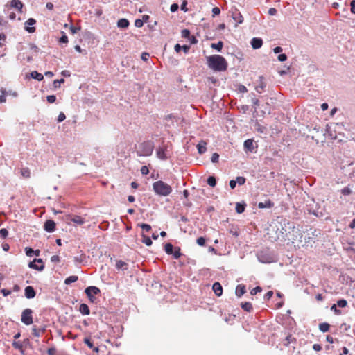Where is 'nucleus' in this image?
I'll return each mask as SVG.
<instances>
[{"instance_id": "40", "label": "nucleus", "mask_w": 355, "mask_h": 355, "mask_svg": "<svg viewBox=\"0 0 355 355\" xmlns=\"http://www.w3.org/2000/svg\"><path fill=\"white\" fill-rule=\"evenodd\" d=\"M196 242L200 246H204L205 245L206 240L204 237L200 236L197 239Z\"/></svg>"}, {"instance_id": "32", "label": "nucleus", "mask_w": 355, "mask_h": 355, "mask_svg": "<svg viewBox=\"0 0 355 355\" xmlns=\"http://www.w3.org/2000/svg\"><path fill=\"white\" fill-rule=\"evenodd\" d=\"M78 280V277L76 275H71L66 278L64 283L66 284H70L71 283L76 282Z\"/></svg>"}, {"instance_id": "22", "label": "nucleus", "mask_w": 355, "mask_h": 355, "mask_svg": "<svg viewBox=\"0 0 355 355\" xmlns=\"http://www.w3.org/2000/svg\"><path fill=\"white\" fill-rule=\"evenodd\" d=\"M79 311L85 315H88L90 313L89 306L86 304H81L79 306Z\"/></svg>"}, {"instance_id": "52", "label": "nucleus", "mask_w": 355, "mask_h": 355, "mask_svg": "<svg viewBox=\"0 0 355 355\" xmlns=\"http://www.w3.org/2000/svg\"><path fill=\"white\" fill-rule=\"evenodd\" d=\"M331 310L332 311H334L336 315H340L341 314V311L337 309L336 307V304H333L331 307Z\"/></svg>"}, {"instance_id": "41", "label": "nucleus", "mask_w": 355, "mask_h": 355, "mask_svg": "<svg viewBox=\"0 0 355 355\" xmlns=\"http://www.w3.org/2000/svg\"><path fill=\"white\" fill-rule=\"evenodd\" d=\"M139 225L141 228H142L143 230H145L146 232H149L151 230V226L148 224L142 223Z\"/></svg>"}, {"instance_id": "46", "label": "nucleus", "mask_w": 355, "mask_h": 355, "mask_svg": "<svg viewBox=\"0 0 355 355\" xmlns=\"http://www.w3.org/2000/svg\"><path fill=\"white\" fill-rule=\"evenodd\" d=\"M84 343L88 346V347L92 349L94 347V345L92 343L91 340L89 338H85L84 339Z\"/></svg>"}, {"instance_id": "20", "label": "nucleus", "mask_w": 355, "mask_h": 355, "mask_svg": "<svg viewBox=\"0 0 355 355\" xmlns=\"http://www.w3.org/2000/svg\"><path fill=\"white\" fill-rule=\"evenodd\" d=\"M10 6L12 8L17 9L19 12H21L23 4L19 0H12L10 2Z\"/></svg>"}, {"instance_id": "48", "label": "nucleus", "mask_w": 355, "mask_h": 355, "mask_svg": "<svg viewBox=\"0 0 355 355\" xmlns=\"http://www.w3.org/2000/svg\"><path fill=\"white\" fill-rule=\"evenodd\" d=\"M135 26L137 28H141L144 26V21L141 19H136L135 21Z\"/></svg>"}, {"instance_id": "62", "label": "nucleus", "mask_w": 355, "mask_h": 355, "mask_svg": "<svg viewBox=\"0 0 355 355\" xmlns=\"http://www.w3.org/2000/svg\"><path fill=\"white\" fill-rule=\"evenodd\" d=\"M313 349L316 352H320L322 349V347L319 344H314L313 345Z\"/></svg>"}, {"instance_id": "4", "label": "nucleus", "mask_w": 355, "mask_h": 355, "mask_svg": "<svg viewBox=\"0 0 355 355\" xmlns=\"http://www.w3.org/2000/svg\"><path fill=\"white\" fill-rule=\"evenodd\" d=\"M32 310L26 309L21 313V322L26 325H30L33 322L32 317Z\"/></svg>"}, {"instance_id": "44", "label": "nucleus", "mask_w": 355, "mask_h": 355, "mask_svg": "<svg viewBox=\"0 0 355 355\" xmlns=\"http://www.w3.org/2000/svg\"><path fill=\"white\" fill-rule=\"evenodd\" d=\"M262 291V288L260 286H257L251 290L250 294L252 295H256L257 293H259Z\"/></svg>"}, {"instance_id": "34", "label": "nucleus", "mask_w": 355, "mask_h": 355, "mask_svg": "<svg viewBox=\"0 0 355 355\" xmlns=\"http://www.w3.org/2000/svg\"><path fill=\"white\" fill-rule=\"evenodd\" d=\"M207 182V184L212 187H215L216 184V180L214 176H209Z\"/></svg>"}, {"instance_id": "35", "label": "nucleus", "mask_w": 355, "mask_h": 355, "mask_svg": "<svg viewBox=\"0 0 355 355\" xmlns=\"http://www.w3.org/2000/svg\"><path fill=\"white\" fill-rule=\"evenodd\" d=\"M12 347L17 349H19V350H21L22 349V347H23V345L21 342L19 341H14L12 343Z\"/></svg>"}, {"instance_id": "45", "label": "nucleus", "mask_w": 355, "mask_h": 355, "mask_svg": "<svg viewBox=\"0 0 355 355\" xmlns=\"http://www.w3.org/2000/svg\"><path fill=\"white\" fill-rule=\"evenodd\" d=\"M236 181L239 185H243L245 182V178L244 177L239 176L236 178Z\"/></svg>"}, {"instance_id": "54", "label": "nucleus", "mask_w": 355, "mask_h": 355, "mask_svg": "<svg viewBox=\"0 0 355 355\" xmlns=\"http://www.w3.org/2000/svg\"><path fill=\"white\" fill-rule=\"evenodd\" d=\"M220 13V10L219 8L218 7H214L213 9H212V15H213V17L216 16V15H218Z\"/></svg>"}, {"instance_id": "49", "label": "nucleus", "mask_w": 355, "mask_h": 355, "mask_svg": "<svg viewBox=\"0 0 355 355\" xmlns=\"http://www.w3.org/2000/svg\"><path fill=\"white\" fill-rule=\"evenodd\" d=\"M46 100L49 103H53L56 101V96L55 95H49L46 97Z\"/></svg>"}, {"instance_id": "18", "label": "nucleus", "mask_w": 355, "mask_h": 355, "mask_svg": "<svg viewBox=\"0 0 355 355\" xmlns=\"http://www.w3.org/2000/svg\"><path fill=\"white\" fill-rule=\"evenodd\" d=\"M273 206H274V202H272L270 200H267L265 202H260L258 204V207L259 209L271 208Z\"/></svg>"}, {"instance_id": "31", "label": "nucleus", "mask_w": 355, "mask_h": 355, "mask_svg": "<svg viewBox=\"0 0 355 355\" xmlns=\"http://www.w3.org/2000/svg\"><path fill=\"white\" fill-rule=\"evenodd\" d=\"M173 254L174 259H179L181 257V255H182V254L180 252V247H175L174 248V250H173V254Z\"/></svg>"}, {"instance_id": "5", "label": "nucleus", "mask_w": 355, "mask_h": 355, "mask_svg": "<svg viewBox=\"0 0 355 355\" xmlns=\"http://www.w3.org/2000/svg\"><path fill=\"white\" fill-rule=\"evenodd\" d=\"M66 217V221L68 224H70L71 222L78 225H82L85 223V218L82 216L78 215H67Z\"/></svg>"}, {"instance_id": "42", "label": "nucleus", "mask_w": 355, "mask_h": 355, "mask_svg": "<svg viewBox=\"0 0 355 355\" xmlns=\"http://www.w3.org/2000/svg\"><path fill=\"white\" fill-rule=\"evenodd\" d=\"M64 82V78H61L60 80H55L53 81V86L55 88L60 87V85L61 83H63Z\"/></svg>"}, {"instance_id": "63", "label": "nucleus", "mask_w": 355, "mask_h": 355, "mask_svg": "<svg viewBox=\"0 0 355 355\" xmlns=\"http://www.w3.org/2000/svg\"><path fill=\"white\" fill-rule=\"evenodd\" d=\"M1 292L3 295V296H8L11 294V291L8 289H2Z\"/></svg>"}, {"instance_id": "7", "label": "nucleus", "mask_w": 355, "mask_h": 355, "mask_svg": "<svg viewBox=\"0 0 355 355\" xmlns=\"http://www.w3.org/2000/svg\"><path fill=\"white\" fill-rule=\"evenodd\" d=\"M87 296L91 302H94L95 300V297L93 296L94 295H97L100 293V289L96 286H89L87 287L85 291Z\"/></svg>"}, {"instance_id": "19", "label": "nucleus", "mask_w": 355, "mask_h": 355, "mask_svg": "<svg viewBox=\"0 0 355 355\" xmlns=\"http://www.w3.org/2000/svg\"><path fill=\"white\" fill-rule=\"evenodd\" d=\"M232 18L238 23L241 24L243 21V17L241 14L238 11L235 10V12H232Z\"/></svg>"}, {"instance_id": "43", "label": "nucleus", "mask_w": 355, "mask_h": 355, "mask_svg": "<svg viewBox=\"0 0 355 355\" xmlns=\"http://www.w3.org/2000/svg\"><path fill=\"white\" fill-rule=\"evenodd\" d=\"M219 159V155L217 153H214L212 154L211 160L213 163H217Z\"/></svg>"}, {"instance_id": "3", "label": "nucleus", "mask_w": 355, "mask_h": 355, "mask_svg": "<svg viewBox=\"0 0 355 355\" xmlns=\"http://www.w3.org/2000/svg\"><path fill=\"white\" fill-rule=\"evenodd\" d=\"M153 148L154 146L153 143L150 141L142 143L140 144L139 149L137 151V154L139 156H149L152 154Z\"/></svg>"}, {"instance_id": "37", "label": "nucleus", "mask_w": 355, "mask_h": 355, "mask_svg": "<svg viewBox=\"0 0 355 355\" xmlns=\"http://www.w3.org/2000/svg\"><path fill=\"white\" fill-rule=\"evenodd\" d=\"M181 35L183 38L190 37V31L189 29H183L181 32Z\"/></svg>"}, {"instance_id": "13", "label": "nucleus", "mask_w": 355, "mask_h": 355, "mask_svg": "<svg viewBox=\"0 0 355 355\" xmlns=\"http://www.w3.org/2000/svg\"><path fill=\"white\" fill-rule=\"evenodd\" d=\"M115 267L117 270H126L128 269V264L122 260H116Z\"/></svg>"}, {"instance_id": "24", "label": "nucleus", "mask_w": 355, "mask_h": 355, "mask_svg": "<svg viewBox=\"0 0 355 355\" xmlns=\"http://www.w3.org/2000/svg\"><path fill=\"white\" fill-rule=\"evenodd\" d=\"M241 306L244 311L248 312H250L252 310V305L248 302H241Z\"/></svg>"}, {"instance_id": "17", "label": "nucleus", "mask_w": 355, "mask_h": 355, "mask_svg": "<svg viewBox=\"0 0 355 355\" xmlns=\"http://www.w3.org/2000/svg\"><path fill=\"white\" fill-rule=\"evenodd\" d=\"M206 145H207V142L205 141L204 140H201L196 146V147L198 148V153L200 155H202L206 152V150H207Z\"/></svg>"}, {"instance_id": "33", "label": "nucleus", "mask_w": 355, "mask_h": 355, "mask_svg": "<svg viewBox=\"0 0 355 355\" xmlns=\"http://www.w3.org/2000/svg\"><path fill=\"white\" fill-rule=\"evenodd\" d=\"M236 211L238 214H241L245 211V205L236 203Z\"/></svg>"}, {"instance_id": "36", "label": "nucleus", "mask_w": 355, "mask_h": 355, "mask_svg": "<svg viewBox=\"0 0 355 355\" xmlns=\"http://www.w3.org/2000/svg\"><path fill=\"white\" fill-rule=\"evenodd\" d=\"M337 304L339 307L344 308V307L347 306V302L345 299H341L338 301Z\"/></svg>"}, {"instance_id": "56", "label": "nucleus", "mask_w": 355, "mask_h": 355, "mask_svg": "<svg viewBox=\"0 0 355 355\" xmlns=\"http://www.w3.org/2000/svg\"><path fill=\"white\" fill-rule=\"evenodd\" d=\"M56 349L55 347L49 348L47 350V354L49 355H55Z\"/></svg>"}, {"instance_id": "50", "label": "nucleus", "mask_w": 355, "mask_h": 355, "mask_svg": "<svg viewBox=\"0 0 355 355\" xmlns=\"http://www.w3.org/2000/svg\"><path fill=\"white\" fill-rule=\"evenodd\" d=\"M25 251H26V255L28 257H31L34 253V250L31 248H28V247H26L25 248Z\"/></svg>"}, {"instance_id": "16", "label": "nucleus", "mask_w": 355, "mask_h": 355, "mask_svg": "<svg viewBox=\"0 0 355 355\" xmlns=\"http://www.w3.org/2000/svg\"><path fill=\"white\" fill-rule=\"evenodd\" d=\"M259 82H260L259 85L255 87V90L258 93H262L263 91L265 89L266 87V84L263 81V76H260L259 77Z\"/></svg>"}, {"instance_id": "25", "label": "nucleus", "mask_w": 355, "mask_h": 355, "mask_svg": "<svg viewBox=\"0 0 355 355\" xmlns=\"http://www.w3.org/2000/svg\"><path fill=\"white\" fill-rule=\"evenodd\" d=\"M31 76L32 78L33 79H35V80H37L39 81H41L43 80L44 78V76L42 73H38L37 71H33L31 73Z\"/></svg>"}, {"instance_id": "61", "label": "nucleus", "mask_w": 355, "mask_h": 355, "mask_svg": "<svg viewBox=\"0 0 355 355\" xmlns=\"http://www.w3.org/2000/svg\"><path fill=\"white\" fill-rule=\"evenodd\" d=\"M277 12V10L276 8H270L269 10H268V14L271 16H273V15H275Z\"/></svg>"}, {"instance_id": "10", "label": "nucleus", "mask_w": 355, "mask_h": 355, "mask_svg": "<svg viewBox=\"0 0 355 355\" xmlns=\"http://www.w3.org/2000/svg\"><path fill=\"white\" fill-rule=\"evenodd\" d=\"M44 230L48 232H53L55 230V223L52 220H47L44 223Z\"/></svg>"}, {"instance_id": "23", "label": "nucleus", "mask_w": 355, "mask_h": 355, "mask_svg": "<svg viewBox=\"0 0 355 355\" xmlns=\"http://www.w3.org/2000/svg\"><path fill=\"white\" fill-rule=\"evenodd\" d=\"M130 23L128 21V19H120L118 21H117V26L119 28H128V26H129Z\"/></svg>"}, {"instance_id": "59", "label": "nucleus", "mask_w": 355, "mask_h": 355, "mask_svg": "<svg viewBox=\"0 0 355 355\" xmlns=\"http://www.w3.org/2000/svg\"><path fill=\"white\" fill-rule=\"evenodd\" d=\"M286 59H287V56H286V54H284V53H283V54H280V55H279V56H278V60H279V61H280V62H284V61H286Z\"/></svg>"}, {"instance_id": "26", "label": "nucleus", "mask_w": 355, "mask_h": 355, "mask_svg": "<svg viewBox=\"0 0 355 355\" xmlns=\"http://www.w3.org/2000/svg\"><path fill=\"white\" fill-rule=\"evenodd\" d=\"M20 172L21 175L25 178H28L31 176V171L28 167L22 168Z\"/></svg>"}, {"instance_id": "30", "label": "nucleus", "mask_w": 355, "mask_h": 355, "mask_svg": "<svg viewBox=\"0 0 355 355\" xmlns=\"http://www.w3.org/2000/svg\"><path fill=\"white\" fill-rule=\"evenodd\" d=\"M164 250L166 254H172L173 250V246L171 243H168L164 245Z\"/></svg>"}, {"instance_id": "2", "label": "nucleus", "mask_w": 355, "mask_h": 355, "mask_svg": "<svg viewBox=\"0 0 355 355\" xmlns=\"http://www.w3.org/2000/svg\"><path fill=\"white\" fill-rule=\"evenodd\" d=\"M153 189L156 194L162 196H167L172 192V187L162 180L155 182Z\"/></svg>"}, {"instance_id": "11", "label": "nucleus", "mask_w": 355, "mask_h": 355, "mask_svg": "<svg viewBox=\"0 0 355 355\" xmlns=\"http://www.w3.org/2000/svg\"><path fill=\"white\" fill-rule=\"evenodd\" d=\"M25 296L28 299H32L35 297L36 293L35 291V289L31 286H28L25 288Z\"/></svg>"}, {"instance_id": "21", "label": "nucleus", "mask_w": 355, "mask_h": 355, "mask_svg": "<svg viewBox=\"0 0 355 355\" xmlns=\"http://www.w3.org/2000/svg\"><path fill=\"white\" fill-rule=\"evenodd\" d=\"M244 148L245 150L252 152L254 149V141L252 139H247L244 142Z\"/></svg>"}, {"instance_id": "60", "label": "nucleus", "mask_w": 355, "mask_h": 355, "mask_svg": "<svg viewBox=\"0 0 355 355\" xmlns=\"http://www.w3.org/2000/svg\"><path fill=\"white\" fill-rule=\"evenodd\" d=\"M350 6H351V8H350L351 12L353 14H355V0H352L350 2Z\"/></svg>"}, {"instance_id": "8", "label": "nucleus", "mask_w": 355, "mask_h": 355, "mask_svg": "<svg viewBox=\"0 0 355 355\" xmlns=\"http://www.w3.org/2000/svg\"><path fill=\"white\" fill-rule=\"evenodd\" d=\"M36 24V20L33 18H29L25 22V30L29 33H33L35 32V27L33 26Z\"/></svg>"}, {"instance_id": "53", "label": "nucleus", "mask_w": 355, "mask_h": 355, "mask_svg": "<svg viewBox=\"0 0 355 355\" xmlns=\"http://www.w3.org/2000/svg\"><path fill=\"white\" fill-rule=\"evenodd\" d=\"M66 119V116L63 112H60L58 116V122L60 123Z\"/></svg>"}, {"instance_id": "64", "label": "nucleus", "mask_w": 355, "mask_h": 355, "mask_svg": "<svg viewBox=\"0 0 355 355\" xmlns=\"http://www.w3.org/2000/svg\"><path fill=\"white\" fill-rule=\"evenodd\" d=\"M236 185V181L232 180L230 181V187L232 189H234Z\"/></svg>"}, {"instance_id": "6", "label": "nucleus", "mask_w": 355, "mask_h": 355, "mask_svg": "<svg viewBox=\"0 0 355 355\" xmlns=\"http://www.w3.org/2000/svg\"><path fill=\"white\" fill-rule=\"evenodd\" d=\"M28 267L39 271H42L44 268L42 259H35L33 261L28 263Z\"/></svg>"}, {"instance_id": "38", "label": "nucleus", "mask_w": 355, "mask_h": 355, "mask_svg": "<svg viewBox=\"0 0 355 355\" xmlns=\"http://www.w3.org/2000/svg\"><path fill=\"white\" fill-rule=\"evenodd\" d=\"M8 235V231L6 228H2L0 230V236L2 239H6Z\"/></svg>"}, {"instance_id": "27", "label": "nucleus", "mask_w": 355, "mask_h": 355, "mask_svg": "<svg viewBox=\"0 0 355 355\" xmlns=\"http://www.w3.org/2000/svg\"><path fill=\"white\" fill-rule=\"evenodd\" d=\"M330 325L327 322H322L319 324V329L322 332H327L329 330Z\"/></svg>"}, {"instance_id": "14", "label": "nucleus", "mask_w": 355, "mask_h": 355, "mask_svg": "<svg viewBox=\"0 0 355 355\" xmlns=\"http://www.w3.org/2000/svg\"><path fill=\"white\" fill-rule=\"evenodd\" d=\"M246 292L245 286L243 284H239L235 291L236 295L238 297H241L243 295H244Z\"/></svg>"}, {"instance_id": "39", "label": "nucleus", "mask_w": 355, "mask_h": 355, "mask_svg": "<svg viewBox=\"0 0 355 355\" xmlns=\"http://www.w3.org/2000/svg\"><path fill=\"white\" fill-rule=\"evenodd\" d=\"M341 193L344 196H348L352 193V190L349 187H346L341 190Z\"/></svg>"}, {"instance_id": "28", "label": "nucleus", "mask_w": 355, "mask_h": 355, "mask_svg": "<svg viewBox=\"0 0 355 355\" xmlns=\"http://www.w3.org/2000/svg\"><path fill=\"white\" fill-rule=\"evenodd\" d=\"M142 236V242L145 243L147 246H150L153 243L150 238L144 234H141Z\"/></svg>"}, {"instance_id": "12", "label": "nucleus", "mask_w": 355, "mask_h": 355, "mask_svg": "<svg viewBox=\"0 0 355 355\" xmlns=\"http://www.w3.org/2000/svg\"><path fill=\"white\" fill-rule=\"evenodd\" d=\"M250 44L254 49H257L263 45V40L259 37H254L252 39Z\"/></svg>"}, {"instance_id": "1", "label": "nucleus", "mask_w": 355, "mask_h": 355, "mask_svg": "<svg viewBox=\"0 0 355 355\" xmlns=\"http://www.w3.org/2000/svg\"><path fill=\"white\" fill-rule=\"evenodd\" d=\"M207 64L214 71H224L227 68L226 60L220 55H213L207 57Z\"/></svg>"}, {"instance_id": "58", "label": "nucleus", "mask_w": 355, "mask_h": 355, "mask_svg": "<svg viewBox=\"0 0 355 355\" xmlns=\"http://www.w3.org/2000/svg\"><path fill=\"white\" fill-rule=\"evenodd\" d=\"M51 261L54 263H58L60 262V257L58 255H53L51 258Z\"/></svg>"}, {"instance_id": "9", "label": "nucleus", "mask_w": 355, "mask_h": 355, "mask_svg": "<svg viewBox=\"0 0 355 355\" xmlns=\"http://www.w3.org/2000/svg\"><path fill=\"white\" fill-rule=\"evenodd\" d=\"M166 146L165 145H162L159 146L156 150L157 156L158 158L162 160H165L167 159V155L166 153Z\"/></svg>"}, {"instance_id": "55", "label": "nucleus", "mask_w": 355, "mask_h": 355, "mask_svg": "<svg viewBox=\"0 0 355 355\" xmlns=\"http://www.w3.org/2000/svg\"><path fill=\"white\" fill-rule=\"evenodd\" d=\"M179 6L178 3H173L171 6L170 10L172 12H174L178 10Z\"/></svg>"}, {"instance_id": "29", "label": "nucleus", "mask_w": 355, "mask_h": 355, "mask_svg": "<svg viewBox=\"0 0 355 355\" xmlns=\"http://www.w3.org/2000/svg\"><path fill=\"white\" fill-rule=\"evenodd\" d=\"M223 46V42L222 41H219L218 43H212L211 44V47L212 49H216L218 51H220Z\"/></svg>"}, {"instance_id": "57", "label": "nucleus", "mask_w": 355, "mask_h": 355, "mask_svg": "<svg viewBox=\"0 0 355 355\" xmlns=\"http://www.w3.org/2000/svg\"><path fill=\"white\" fill-rule=\"evenodd\" d=\"M80 30V27H75L73 26H71L70 27V31L72 34H75L78 31H79Z\"/></svg>"}, {"instance_id": "15", "label": "nucleus", "mask_w": 355, "mask_h": 355, "mask_svg": "<svg viewBox=\"0 0 355 355\" xmlns=\"http://www.w3.org/2000/svg\"><path fill=\"white\" fill-rule=\"evenodd\" d=\"M212 289L217 296H220L223 293V288L219 282H215L213 284Z\"/></svg>"}, {"instance_id": "51", "label": "nucleus", "mask_w": 355, "mask_h": 355, "mask_svg": "<svg viewBox=\"0 0 355 355\" xmlns=\"http://www.w3.org/2000/svg\"><path fill=\"white\" fill-rule=\"evenodd\" d=\"M141 173L142 175H148L149 173V169L146 166H144L141 168Z\"/></svg>"}, {"instance_id": "47", "label": "nucleus", "mask_w": 355, "mask_h": 355, "mask_svg": "<svg viewBox=\"0 0 355 355\" xmlns=\"http://www.w3.org/2000/svg\"><path fill=\"white\" fill-rule=\"evenodd\" d=\"M60 43H64V44L68 43V37H67V36L65 35V33H64V32H62V37L60 38Z\"/></svg>"}]
</instances>
